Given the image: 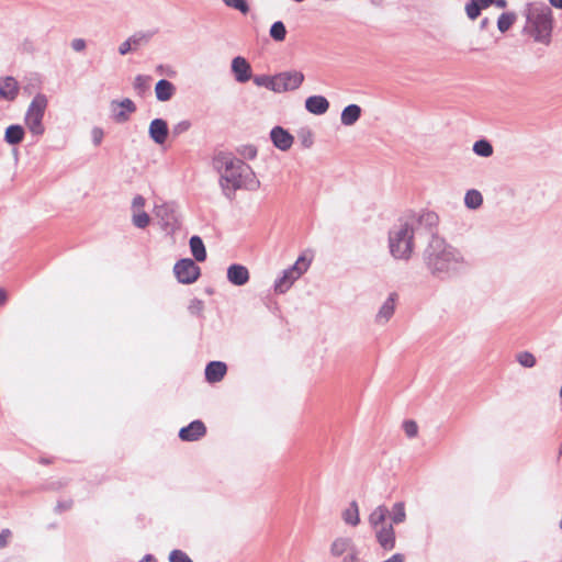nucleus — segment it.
Returning a JSON list of instances; mask_svg holds the SVG:
<instances>
[{
	"label": "nucleus",
	"instance_id": "35",
	"mask_svg": "<svg viewBox=\"0 0 562 562\" xmlns=\"http://www.w3.org/2000/svg\"><path fill=\"white\" fill-rule=\"evenodd\" d=\"M517 361L525 368H532L536 366V358L528 351H522L517 355Z\"/></svg>",
	"mask_w": 562,
	"mask_h": 562
},
{
	"label": "nucleus",
	"instance_id": "13",
	"mask_svg": "<svg viewBox=\"0 0 562 562\" xmlns=\"http://www.w3.org/2000/svg\"><path fill=\"white\" fill-rule=\"evenodd\" d=\"M227 279L234 285H244L249 281V271L243 265L233 263L227 268Z\"/></svg>",
	"mask_w": 562,
	"mask_h": 562
},
{
	"label": "nucleus",
	"instance_id": "3",
	"mask_svg": "<svg viewBox=\"0 0 562 562\" xmlns=\"http://www.w3.org/2000/svg\"><path fill=\"white\" fill-rule=\"evenodd\" d=\"M414 218H400L389 232V247L396 259H409L414 250Z\"/></svg>",
	"mask_w": 562,
	"mask_h": 562
},
{
	"label": "nucleus",
	"instance_id": "39",
	"mask_svg": "<svg viewBox=\"0 0 562 562\" xmlns=\"http://www.w3.org/2000/svg\"><path fill=\"white\" fill-rule=\"evenodd\" d=\"M204 310V303L200 299H193L190 301V304L188 306V311L190 314L195 316H201L202 312Z\"/></svg>",
	"mask_w": 562,
	"mask_h": 562
},
{
	"label": "nucleus",
	"instance_id": "57",
	"mask_svg": "<svg viewBox=\"0 0 562 562\" xmlns=\"http://www.w3.org/2000/svg\"><path fill=\"white\" fill-rule=\"evenodd\" d=\"M312 143H313V142H312V139H311V135H310L308 137H306V138H304V139H303V145H304L305 147H310V146L312 145Z\"/></svg>",
	"mask_w": 562,
	"mask_h": 562
},
{
	"label": "nucleus",
	"instance_id": "51",
	"mask_svg": "<svg viewBox=\"0 0 562 562\" xmlns=\"http://www.w3.org/2000/svg\"><path fill=\"white\" fill-rule=\"evenodd\" d=\"M145 205V199L142 196V195H136L134 196L133 201H132V207L134 210H140L142 207H144Z\"/></svg>",
	"mask_w": 562,
	"mask_h": 562
},
{
	"label": "nucleus",
	"instance_id": "19",
	"mask_svg": "<svg viewBox=\"0 0 562 562\" xmlns=\"http://www.w3.org/2000/svg\"><path fill=\"white\" fill-rule=\"evenodd\" d=\"M227 367L222 361H211L205 368V379L211 382H220L226 374Z\"/></svg>",
	"mask_w": 562,
	"mask_h": 562
},
{
	"label": "nucleus",
	"instance_id": "23",
	"mask_svg": "<svg viewBox=\"0 0 562 562\" xmlns=\"http://www.w3.org/2000/svg\"><path fill=\"white\" fill-rule=\"evenodd\" d=\"M189 245L194 259L199 262H203L206 259V250L201 237L196 235L192 236Z\"/></svg>",
	"mask_w": 562,
	"mask_h": 562
},
{
	"label": "nucleus",
	"instance_id": "17",
	"mask_svg": "<svg viewBox=\"0 0 562 562\" xmlns=\"http://www.w3.org/2000/svg\"><path fill=\"white\" fill-rule=\"evenodd\" d=\"M232 70L238 82H246L250 79V65L244 57L237 56L232 60Z\"/></svg>",
	"mask_w": 562,
	"mask_h": 562
},
{
	"label": "nucleus",
	"instance_id": "40",
	"mask_svg": "<svg viewBox=\"0 0 562 562\" xmlns=\"http://www.w3.org/2000/svg\"><path fill=\"white\" fill-rule=\"evenodd\" d=\"M114 106L122 108L128 114L134 113L136 111L135 103L131 99H128V98L123 99L121 102L113 101L112 102V108H114Z\"/></svg>",
	"mask_w": 562,
	"mask_h": 562
},
{
	"label": "nucleus",
	"instance_id": "7",
	"mask_svg": "<svg viewBox=\"0 0 562 562\" xmlns=\"http://www.w3.org/2000/svg\"><path fill=\"white\" fill-rule=\"evenodd\" d=\"M276 93L293 91L301 87L304 81V74L299 70L282 71L274 75Z\"/></svg>",
	"mask_w": 562,
	"mask_h": 562
},
{
	"label": "nucleus",
	"instance_id": "49",
	"mask_svg": "<svg viewBox=\"0 0 562 562\" xmlns=\"http://www.w3.org/2000/svg\"><path fill=\"white\" fill-rule=\"evenodd\" d=\"M71 48L75 50V52H83L87 47V43L83 38H75L71 41Z\"/></svg>",
	"mask_w": 562,
	"mask_h": 562
},
{
	"label": "nucleus",
	"instance_id": "42",
	"mask_svg": "<svg viewBox=\"0 0 562 562\" xmlns=\"http://www.w3.org/2000/svg\"><path fill=\"white\" fill-rule=\"evenodd\" d=\"M190 127H191L190 121H188V120L180 121L172 127V134L175 136H179V135L188 132L190 130Z\"/></svg>",
	"mask_w": 562,
	"mask_h": 562
},
{
	"label": "nucleus",
	"instance_id": "37",
	"mask_svg": "<svg viewBox=\"0 0 562 562\" xmlns=\"http://www.w3.org/2000/svg\"><path fill=\"white\" fill-rule=\"evenodd\" d=\"M156 214L166 222V225H169L170 222L175 220L173 210L170 205H161L157 207Z\"/></svg>",
	"mask_w": 562,
	"mask_h": 562
},
{
	"label": "nucleus",
	"instance_id": "31",
	"mask_svg": "<svg viewBox=\"0 0 562 562\" xmlns=\"http://www.w3.org/2000/svg\"><path fill=\"white\" fill-rule=\"evenodd\" d=\"M473 151L481 157H490L493 154V147L490 142L485 139L476 140L473 145Z\"/></svg>",
	"mask_w": 562,
	"mask_h": 562
},
{
	"label": "nucleus",
	"instance_id": "48",
	"mask_svg": "<svg viewBox=\"0 0 562 562\" xmlns=\"http://www.w3.org/2000/svg\"><path fill=\"white\" fill-rule=\"evenodd\" d=\"M240 154L248 159H254L257 156V149L252 145L244 146Z\"/></svg>",
	"mask_w": 562,
	"mask_h": 562
},
{
	"label": "nucleus",
	"instance_id": "24",
	"mask_svg": "<svg viewBox=\"0 0 562 562\" xmlns=\"http://www.w3.org/2000/svg\"><path fill=\"white\" fill-rule=\"evenodd\" d=\"M24 130L21 125H10L5 130L4 140L10 145H18L23 140Z\"/></svg>",
	"mask_w": 562,
	"mask_h": 562
},
{
	"label": "nucleus",
	"instance_id": "44",
	"mask_svg": "<svg viewBox=\"0 0 562 562\" xmlns=\"http://www.w3.org/2000/svg\"><path fill=\"white\" fill-rule=\"evenodd\" d=\"M72 505H74V501L71 498L58 501L55 506V513L61 514L64 512H67L72 507Z\"/></svg>",
	"mask_w": 562,
	"mask_h": 562
},
{
	"label": "nucleus",
	"instance_id": "50",
	"mask_svg": "<svg viewBox=\"0 0 562 562\" xmlns=\"http://www.w3.org/2000/svg\"><path fill=\"white\" fill-rule=\"evenodd\" d=\"M11 537V531L9 529H3L0 532V549L5 548L9 543V539Z\"/></svg>",
	"mask_w": 562,
	"mask_h": 562
},
{
	"label": "nucleus",
	"instance_id": "20",
	"mask_svg": "<svg viewBox=\"0 0 562 562\" xmlns=\"http://www.w3.org/2000/svg\"><path fill=\"white\" fill-rule=\"evenodd\" d=\"M176 92V87L167 79H160L155 87V93L158 101H169Z\"/></svg>",
	"mask_w": 562,
	"mask_h": 562
},
{
	"label": "nucleus",
	"instance_id": "30",
	"mask_svg": "<svg viewBox=\"0 0 562 562\" xmlns=\"http://www.w3.org/2000/svg\"><path fill=\"white\" fill-rule=\"evenodd\" d=\"M406 519L405 504L397 502L393 505L391 512V520L393 524H402Z\"/></svg>",
	"mask_w": 562,
	"mask_h": 562
},
{
	"label": "nucleus",
	"instance_id": "56",
	"mask_svg": "<svg viewBox=\"0 0 562 562\" xmlns=\"http://www.w3.org/2000/svg\"><path fill=\"white\" fill-rule=\"evenodd\" d=\"M140 562H156V561H155V559L153 558V555L147 554V555H145V557L140 560Z\"/></svg>",
	"mask_w": 562,
	"mask_h": 562
},
{
	"label": "nucleus",
	"instance_id": "1",
	"mask_svg": "<svg viewBox=\"0 0 562 562\" xmlns=\"http://www.w3.org/2000/svg\"><path fill=\"white\" fill-rule=\"evenodd\" d=\"M424 258L430 273L439 279H448L470 267L459 249L435 235L425 249Z\"/></svg>",
	"mask_w": 562,
	"mask_h": 562
},
{
	"label": "nucleus",
	"instance_id": "36",
	"mask_svg": "<svg viewBox=\"0 0 562 562\" xmlns=\"http://www.w3.org/2000/svg\"><path fill=\"white\" fill-rule=\"evenodd\" d=\"M225 5L240 11L243 14L249 12V5L246 0H222Z\"/></svg>",
	"mask_w": 562,
	"mask_h": 562
},
{
	"label": "nucleus",
	"instance_id": "22",
	"mask_svg": "<svg viewBox=\"0 0 562 562\" xmlns=\"http://www.w3.org/2000/svg\"><path fill=\"white\" fill-rule=\"evenodd\" d=\"M361 108L358 104L347 105L340 115L341 124L345 126H352L361 116Z\"/></svg>",
	"mask_w": 562,
	"mask_h": 562
},
{
	"label": "nucleus",
	"instance_id": "46",
	"mask_svg": "<svg viewBox=\"0 0 562 562\" xmlns=\"http://www.w3.org/2000/svg\"><path fill=\"white\" fill-rule=\"evenodd\" d=\"M342 562H359L358 551L355 546L345 553Z\"/></svg>",
	"mask_w": 562,
	"mask_h": 562
},
{
	"label": "nucleus",
	"instance_id": "38",
	"mask_svg": "<svg viewBox=\"0 0 562 562\" xmlns=\"http://www.w3.org/2000/svg\"><path fill=\"white\" fill-rule=\"evenodd\" d=\"M133 224L138 228H145L150 222V217L146 212L134 213L132 218Z\"/></svg>",
	"mask_w": 562,
	"mask_h": 562
},
{
	"label": "nucleus",
	"instance_id": "54",
	"mask_svg": "<svg viewBox=\"0 0 562 562\" xmlns=\"http://www.w3.org/2000/svg\"><path fill=\"white\" fill-rule=\"evenodd\" d=\"M550 4L557 9H562V0H549Z\"/></svg>",
	"mask_w": 562,
	"mask_h": 562
},
{
	"label": "nucleus",
	"instance_id": "53",
	"mask_svg": "<svg viewBox=\"0 0 562 562\" xmlns=\"http://www.w3.org/2000/svg\"><path fill=\"white\" fill-rule=\"evenodd\" d=\"M497 8L504 9L507 7L506 0H495L494 3Z\"/></svg>",
	"mask_w": 562,
	"mask_h": 562
},
{
	"label": "nucleus",
	"instance_id": "33",
	"mask_svg": "<svg viewBox=\"0 0 562 562\" xmlns=\"http://www.w3.org/2000/svg\"><path fill=\"white\" fill-rule=\"evenodd\" d=\"M285 35H286V30H285V26H284L283 22L277 21V22H274L271 25V27H270V36L274 41L282 42V41H284Z\"/></svg>",
	"mask_w": 562,
	"mask_h": 562
},
{
	"label": "nucleus",
	"instance_id": "29",
	"mask_svg": "<svg viewBox=\"0 0 562 562\" xmlns=\"http://www.w3.org/2000/svg\"><path fill=\"white\" fill-rule=\"evenodd\" d=\"M342 517H344L345 522L348 525H351V526H357L360 522L359 509H358V505L356 502H352L350 504L349 508H347L344 512Z\"/></svg>",
	"mask_w": 562,
	"mask_h": 562
},
{
	"label": "nucleus",
	"instance_id": "15",
	"mask_svg": "<svg viewBox=\"0 0 562 562\" xmlns=\"http://www.w3.org/2000/svg\"><path fill=\"white\" fill-rule=\"evenodd\" d=\"M19 93V83L11 77L0 78V99L13 101Z\"/></svg>",
	"mask_w": 562,
	"mask_h": 562
},
{
	"label": "nucleus",
	"instance_id": "58",
	"mask_svg": "<svg viewBox=\"0 0 562 562\" xmlns=\"http://www.w3.org/2000/svg\"><path fill=\"white\" fill-rule=\"evenodd\" d=\"M5 301V292L4 290L0 289V305L3 304Z\"/></svg>",
	"mask_w": 562,
	"mask_h": 562
},
{
	"label": "nucleus",
	"instance_id": "32",
	"mask_svg": "<svg viewBox=\"0 0 562 562\" xmlns=\"http://www.w3.org/2000/svg\"><path fill=\"white\" fill-rule=\"evenodd\" d=\"M150 81H151V78L149 76L137 75L135 77L134 83H133L134 90L138 94L145 93L149 89Z\"/></svg>",
	"mask_w": 562,
	"mask_h": 562
},
{
	"label": "nucleus",
	"instance_id": "9",
	"mask_svg": "<svg viewBox=\"0 0 562 562\" xmlns=\"http://www.w3.org/2000/svg\"><path fill=\"white\" fill-rule=\"evenodd\" d=\"M153 36L151 32H136L119 46L120 55H126L132 50L147 44Z\"/></svg>",
	"mask_w": 562,
	"mask_h": 562
},
{
	"label": "nucleus",
	"instance_id": "8",
	"mask_svg": "<svg viewBox=\"0 0 562 562\" xmlns=\"http://www.w3.org/2000/svg\"><path fill=\"white\" fill-rule=\"evenodd\" d=\"M173 272L180 283H193L200 276V268L190 258L180 259L173 267Z\"/></svg>",
	"mask_w": 562,
	"mask_h": 562
},
{
	"label": "nucleus",
	"instance_id": "41",
	"mask_svg": "<svg viewBox=\"0 0 562 562\" xmlns=\"http://www.w3.org/2000/svg\"><path fill=\"white\" fill-rule=\"evenodd\" d=\"M170 562H193L190 557L181 550H172L169 555Z\"/></svg>",
	"mask_w": 562,
	"mask_h": 562
},
{
	"label": "nucleus",
	"instance_id": "6",
	"mask_svg": "<svg viewBox=\"0 0 562 562\" xmlns=\"http://www.w3.org/2000/svg\"><path fill=\"white\" fill-rule=\"evenodd\" d=\"M310 262L303 257H299L297 260L288 269L282 272V276L274 282V291L277 293H285L308 268Z\"/></svg>",
	"mask_w": 562,
	"mask_h": 562
},
{
	"label": "nucleus",
	"instance_id": "34",
	"mask_svg": "<svg viewBox=\"0 0 562 562\" xmlns=\"http://www.w3.org/2000/svg\"><path fill=\"white\" fill-rule=\"evenodd\" d=\"M254 83L258 87H265L274 92V89H276L274 76H268V75L255 76Z\"/></svg>",
	"mask_w": 562,
	"mask_h": 562
},
{
	"label": "nucleus",
	"instance_id": "11",
	"mask_svg": "<svg viewBox=\"0 0 562 562\" xmlns=\"http://www.w3.org/2000/svg\"><path fill=\"white\" fill-rule=\"evenodd\" d=\"M206 432V428L201 420H193L187 427L179 431V437L183 441H195L202 438Z\"/></svg>",
	"mask_w": 562,
	"mask_h": 562
},
{
	"label": "nucleus",
	"instance_id": "5",
	"mask_svg": "<svg viewBox=\"0 0 562 562\" xmlns=\"http://www.w3.org/2000/svg\"><path fill=\"white\" fill-rule=\"evenodd\" d=\"M48 104V99L43 93H37L31 101L26 114L25 124L33 135L41 136L44 134L43 117Z\"/></svg>",
	"mask_w": 562,
	"mask_h": 562
},
{
	"label": "nucleus",
	"instance_id": "45",
	"mask_svg": "<svg viewBox=\"0 0 562 562\" xmlns=\"http://www.w3.org/2000/svg\"><path fill=\"white\" fill-rule=\"evenodd\" d=\"M91 135H92L93 144L95 146H99L102 143V139H103V136H104V133H103L102 128L93 127L92 131H91Z\"/></svg>",
	"mask_w": 562,
	"mask_h": 562
},
{
	"label": "nucleus",
	"instance_id": "12",
	"mask_svg": "<svg viewBox=\"0 0 562 562\" xmlns=\"http://www.w3.org/2000/svg\"><path fill=\"white\" fill-rule=\"evenodd\" d=\"M148 134L157 145H162L169 134L167 122L162 119L153 120L149 124Z\"/></svg>",
	"mask_w": 562,
	"mask_h": 562
},
{
	"label": "nucleus",
	"instance_id": "10",
	"mask_svg": "<svg viewBox=\"0 0 562 562\" xmlns=\"http://www.w3.org/2000/svg\"><path fill=\"white\" fill-rule=\"evenodd\" d=\"M270 138L273 145L282 151L289 150L294 142L293 136L281 126L271 130Z\"/></svg>",
	"mask_w": 562,
	"mask_h": 562
},
{
	"label": "nucleus",
	"instance_id": "55",
	"mask_svg": "<svg viewBox=\"0 0 562 562\" xmlns=\"http://www.w3.org/2000/svg\"><path fill=\"white\" fill-rule=\"evenodd\" d=\"M488 25H490V19H488V18H484V19L480 22V29H481V30H485Z\"/></svg>",
	"mask_w": 562,
	"mask_h": 562
},
{
	"label": "nucleus",
	"instance_id": "4",
	"mask_svg": "<svg viewBox=\"0 0 562 562\" xmlns=\"http://www.w3.org/2000/svg\"><path fill=\"white\" fill-rule=\"evenodd\" d=\"M527 23L533 29L536 42L548 45L552 32V11L542 2H531L525 8Z\"/></svg>",
	"mask_w": 562,
	"mask_h": 562
},
{
	"label": "nucleus",
	"instance_id": "43",
	"mask_svg": "<svg viewBox=\"0 0 562 562\" xmlns=\"http://www.w3.org/2000/svg\"><path fill=\"white\" fill-rule=\"evenodd\" d=\"M403 428L408 438H414L418 432V426L414 420H405Z\"/></svg>",
	"mask_w": 562,
	"mask_h": 562
},
{
	"label": "nucleus",
	"instance_id": "14",
	"mask_svg": "<svg viewBox=\"0 0 562 562\" xmlns=\"http://www.w3.org/2000/svg\"><path fill=\"white\" fill-rule=\"evenodd\" d=\"M397 300L396 293H391L385 302L380 307L378 314L375 315V322L378 324H386L394 314L395 304Z\"/></svg>",
	"mask_w": 562,
	"mask_h": 562
},
{
	"label": "nucleus",
	"instance_id": "18",
	"mask_svg": "<svg viewBox=\"0 0 562 562\" xmlns=\"http://www.w3.org/2000/svg\"><path fill=\"white\" fill-rule=\"evenodd\" d=\"M305 109L312 114L322 115L329 109V102L323 95H312L305 100Z\"/></svg>",
	"mask_w": 562,
	"mask_h": 562
},
{
	"label": "nucleus",
	"instance_id": "21",
	"mask_svg": "<svg viewBox=\"0 0 562 562\" xmlns=\"http://www.w3.org/2000/svg\"><path fill=\"white\" fill-rule=\"evenodd\" d=\"M494 1L495 0H470L465 4L467 16L470 20L474 21L475 19L479 18V15L481 14V11L483 9H486L490 5H492L494 3Z\"/></svg>",
	"mask_w": 562,
	"mask_h": 562
},
{
	"label": "nucleus",
	"instance_id": "16",
	"mask_svg": "<svg viewBox=\"0 0 562 562\" xmlns=\"http://www.w3.org/2000/svg\"><path fill=\"white\" fill-rule=\"evenodd\" d=\"M376 540L385 550H392L395 546V532L392 525L381 526L375 529Z\"/></svg>",
	"mask_w": 562,
	"mask_h": 562
},
{
	"label": "nucleus",
	"instance_id": "25",
	"mask_svg": "<svg viewBox=\"0 0 562 562\" xmlns=\"http://www.w3.org/2000/svg\"><path fill=\"white\" fill-rule=\"evenodd\" d=\"M353 546L355 544L350 538H337L331 543L330 552L334 557H340L348 552Z\"/></svg>",
	"mask_w": 562,
	"mask_h": 562
},
{
	"label": "nucleus",
	"instance_id": "26",
	"mask_svg": "<svg viewBox=\"0 0 562 562\" xmlns=\"http://www.w3.org/2000/svg\"><path fill=\"white\" fill-rule=\"evenodd\" d=\"M389 514V509L384 505L378 506L369 516V522L374 528L378 529L379 526H384V521L386 515Z\"/></svg>",
	"mask_w": 562,
	"mask_h": 562
},
{
	"label": "nucleus",
	"instance_id": "47",
	"mask_svg": "<svg viewBox=\"0 0 562 562\" xmlns=\"http://www.w3.org/2000/svg\"><path fill=\"white\" fill-rule=\"evenodd\" d=\"M116 106L113 108V117L116 122L123 123L128 120V113L121 108L120 111L115 110Z\"/></svg>",
	"mask_w": 562,
	"mask_h": 562
},
{
	"label": "nucleus",
	"instance_id": "27",
	"mask_svg": "<svg viewBox=\"0 0 562 562\" xmlns=\"http://www.w3.org/2000/svg\"><path fill=\"white\" fill-rule=\"evenodd\" d=\"M483 203V196L477 190H469L464 196V204L470 210L479 209Z\"/></svg>",
	"mask_w": 562,
	"mask_h": 562
},
{
	"label": "nucleus",
	"instance_id": "28",
	"mask_svg": "<svg viewBox=\"0 0 562 562\" xmlns=\"http://www.w3.org/2000/svg\"><path fill=\"white\" fill-rule=\"evenodd\" d=\"M516 19H517V16L514 12L502 13L497 20V29L502 33L507 32L513 26V24L516 22Z\"/></svg>",
	"mask_w": 562,
	"mask_h": 562
},
{
	"label": "nucleus",
	"instance_id": "59",
	"mask_svg": "<svg viewBox=\"0 0 562 562\" xmlns=\"http://www.w3.org/2000/svg\"><path fill=\"white\" fill-rule=\"evenodd\" d=\"M560 562H562V560Z\"/></svg>",
	"mask_w": 562,
	"mask_h": 562
},
{
	"label": "nucleus",
	"instance_id": "52",
	"mask_svg": "<svg viewBox=\"0 0 562 562\" xmlns=\"http://www.w3.org/2000/svg\"><path fill=\"white\" fill-rule=\"evenodd\" d=\"M384 562H404V559L402 554L396 553L392 555L390 559L385 560Z\"/></svg>",
	"mask_w": 562,
	"mask_h": 562
},
{
	"label": "nucleus",
	"instance_id": "2",
	"mask_svg": "<svg viewBox=\"0 0 562 562\" xmlns=\"http://www.w3.org/2000/svg\"><path fill=\"white\" fill-rule=\"evenodd\" d=\"M214 165L221 172L220 183L224 194L228 198L236 190H256L260 184L251 168L231 154H218L214 158Z\"/></svg>",
	"mask_w": 562,
	"mask_h": 562
}]
</instances>
